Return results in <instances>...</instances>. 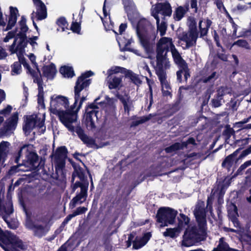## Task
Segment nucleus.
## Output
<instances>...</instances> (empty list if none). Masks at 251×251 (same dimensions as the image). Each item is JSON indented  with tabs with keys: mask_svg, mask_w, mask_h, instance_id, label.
Returning <instances> with one entry per match:
<instances>
[{
	"mask_svg": "<svg viewBox=\"0 0 251 251\" xmlns=\"http://www.w3.org/2000/svg\"><path fill=\"white\" fill-rule=\"evenodd\" d=\"M11 110L12 106L10 105H8L5 108L0 111V114L7 115L11 112Z\"/></svg>",
	"mask_w": 251,
	"mask_h": 251,
	"instance_id": "56",
	"label": "nucleus"
},
{
	"mask_svg": "<svg viewBox=\"0 0 251 251\" xmlns=\"http://www.w3.org/2000/svg\"><path fill=\"white\" fill-rule=\"evenodd\" d=\"M7 56V53L5 50L0 47V60L4 59Z\"/></svg>",
	"mask_w": 251,
	"mask_h": 251,
	"instance_id": "61",
	"label": "nucleus"
},
{
	"mask_svg": "<svg viewBox=\"0 0 251 251\" xmlns=\"http://www.w3.org/2000/svg\"><path fill=\"white\" fill-rule=\"evenodd\" d=\"M131 79L136 84L141 83L140 79L135 74H132L131 75Z\"/></svg>",
	"mask_w": 251,
	"mask_h": 251,
	"instance_id": "59",
	"label": "nucleus"
},
{
	"mask_svg": "<svg viewBox=\"0 0 251 251\" xmlns=\"http://www.w3.org/2000/svg\"><path fill=\"white\" fill-rule=\"evenodd\" d=\"M212 251H236L228 247L227 243L223 241V238L220 239L219 243L217 248H214Z\"/></svg>",
	"mask_w": 251,
	"mask_h": 251,
	"instance_id": "35",
	"label": "nucleus"
},
{
	"mask_svg": "<svg viewBox=\"0 0 251 251\" xmlns=\"http://www.w3.org/2000/svg\"><path fill=\"white\" fill-rule=\"evenodd\" d=\"M123 76H109L107 77L108 88L110 89H119L122 86Z\"/></svg>",
	"mask_w": 251,
	"mask_h": 251,
	"instance_id": "22",
	"label": "nucleus"
},
{
	"mask_svg": "<svg viewBox=\"0 0 251 251\" xmlns=\"http://www.w3.org/2000/svg\"><path fill=\"white\" fill-rule=\"evenodd\" d=\"M21 64L20 62H15L11 66V74L17 75L21 73L22 71Z\"/></svg>",
	"mask_w": 251,
	"mask_h": 251,
	"instance_id": "41",
	"label": "nucleus"
},
{
	"mask_svg": "<svg viewBox=\"0 0 251 251\" xmlns=\"http://www.w3.org/2000/svg\"><path fill=\"white\" fill-rule=\"evenodd\" d=\"M94 75L93 72L92 71H88L84 74H82L79 76L76 82V84L75 87V101L74 102L73 107H75V105L77 102L79 98L80 97V92L84 89L88 87L91 83V79H87V77L93 75ZM86 100V97L82 96L79 102V104L76 109L74 108V110L77 114V112L81 107L82 103Z\"/></svg>",
	"mask_w": 251,
	"mask_h": 251,
	"instance_id": "3",
	"label": "nucleus"
},
{
	"mask_svg": "<svg viewBox=\"0 0 251 251\" xmlns=\"http://www.w3.org/2000/svg\"><path fill=\"white\" fill-rule=\"evenodd\" d=\"M223 102V98L218 97V96L216 99H213L212 100V104L215 107H219Z\"/></svg>",
	"mask_w": 251,
	"mask_h": 251,
	"instance_id": "51",
	"label": "nucleus"
},
{
	"mask_svg": "<svg viewBox=\"0 0 251 251\" xmlns=\"http://www.w3.org/2000/svg\"><path fill=\"white\" fill-rule=\"evenodd\" d=\"M108 0H105L104 2V5L103 7V12L104 15V18H101L103 22V24L104 26L105 29L106 30H112L113 27V23L111 21L110 17L107 18V16L108 14L106 11L105 5L107 3H108Z\"/></svg>",
	"mask_w": 251,
	"mask_h": 251,
	"instance_id": "29",
	"label": "nucleus"
},
{
	"mask_svg": "<svg viewBox=\"0 0 251 251\" xmlns=\"http://www.w3.org/2000/svg\"><path fill=\"white\" fill-rule=\"evenodd\" d=\"M73 168L74 171L72 176L71 188L72 191L74 192L78 186L83 185L84 183L87 182L89 185V182L85 174V169L78 165H74Z\"/></svg>",
	"mask_w": 251,
	"mask_h": 251,
	"instance_id": "6",
	"label": "nucleus"
},
{
	"mask_svg": "<svg viewBox=\"0 0 251 251\" xmlns=\"http://www.w3.org/2000/svg\"><path fill=\"white\" fill-rule=\"evenodd\" d=\"M153 27L145 19H142L138 22L136 27V33L140 45L147 53L152 52L154 41L151 39V33Z\"/></svg>",
	"mask_w": 251,
	"mask_h": 251,
	"instance_id": "2",
	"label": "nucleus"
},
{
	"mask_svg": "<svg viewBox=\"0 0 251 251\" xmlns=\"http://www.w3.org/2000/svg\"><path fill=\"white\" fill-rule=\"evenodd\" d=\"M171 52L175 63L177 64L180 68H182L183 70H186L187 68V63L182 58L180 53L175 47H173Z\"/></svg>",
	"mask_w": 251,
	"mask_h": 251,
	"instance_id": "21",
	"label": "nucleus"
},
{
	"mask_svg": "<svg viewBox=\"0 0 251 251\" xmlns=\"http://www.w3.org/2000/svg\"><path fill=\"white\" fill-rule=\"evenodd\" d=\"M251 153V145L249 147L248 149L243 151L242 152V154H241V156L242 157L245 156Z\"/></svg>",
	"mask_w": 251,
	"mask_h": 251,
	"instance_id": "63",
	"label": "nucleus"
},
{
	"mask_svg": "<svg viewBox=\"0 0 251 251\" xmlns=\"http://www.w3.org/2000/svg\"><path fill=\"white\" fill-rule=\"evenodd\" d=\"M181 230L182 225H181V224L178 225L176 227L167 228L166 231L163 232V236L174 238L178 236Z\"/></svg>",
	"mask_w": 251,
	"mask_h": 251,
	"instance_id": "28",
	"label": "nucleus"
},
{
	"mask_svg": "<svg viewBox=\"0 0 251 251\" xmlns=\"http://www.w3.org/2000/svg\"><path fill=\"white\" fill-rule=\"evenodd\" d=\"M156 20L157 30L159 31L161 36H163L166 33L167 28V22L165 18L163 17L160 23L159 18H155Z\"/></svg>",
	"mask_w": 251,
	"mask_h": 251,
	"instance_id": "34",
	"label": "nucleus"
},
{
	"mask_svg": "<svg viewBox=\"0 0 251 251\" xmlns=\"http://www.w3.org/2000/svg\"><path fill=\"white\" fill-rule=\"evenodd\" d=\"M251 165V160L245 162L244 164L241 165L239 168L238 170V172L242 171L245 169L248 166Z\"/></svg>",
	"mask_w": 251,
	"mask_h": 251,
	"instance_id": "58",
	"label": "nucleus"
},
{
	"mask_svg": "<svg viewBox=\"0 0 251 251\" xmlns=\"http://www.w3.org/2000/svg\"><path fill=\"white\" fill-rule=\"evenodd\" d=\"M173 47H175L173 44L172 39L169 37H162L160 39L156 45V53L166 54L169 50L173 49Z\"/></svg>",
	"mask_w": 251,
	"mask_h": 251,
	"instance_id": "13",
	"label": "nucleus"
},
{
	"mask_svg": "<svg viewBox=\"0 0 251 251\" xmlns=\"http://www.w3.org/2000/svg\"><path fill=\"white\" fill-rule=\"evenodd\" d=\"M212 22L207 19L206 21L200 20L199 23V27L200 32V36L203 37L206 35L208 29L211 26Z\"/></svg>",
	"mask_w": 251,
	"mask_h": 251,
	"instance_id": "27",
	"label": "nucleus"
},
{
	"mask_svg": "<svg viewBox=\"0 0 251 251\" xmlns=\"http://www.w3.org/2000/svg\"><path fill=\"white\" fill-rule=\"evenodd\" d=\"M177 212L169 207H161L156 214L157 221L161 227L167 226L174 223Z\"/></svg>",
	"mask_w": 251,
	"mask_h": 251,
	"instance_id": "5",
	"label": "nucleus"
},
{
	"mask_svg": "<svg viewBox=\"0 0 251 251\" xmlns=\"http://www.w3.org/2000/svg\"><path fill=\"white\" fill-rule=\"evenodd\" d=\"M43 74L48 78L52 79L56 72L55 66L53 64L46 66L43 68Z\"/></svg>",
	"mask_w": 251,
	"mask_h": 251,
	"instance_id": "33",
	"label": "nucleus"
},
{
	"mask_svg": "<svg viewBox=\"0 0 251 251\" xmlns=\"http://www.w3.org/2000/svg\"><path fill=\"white\" fill-rule=\"evenodd\" d=\"M95 119L96 118L92 116H86V125L88 127L92 129L95 127Z\"/></svg>",
	"mask_w": 251,
	"mask_h": 251,
	"instance_id": "49",
	"label": "nucleus"
},
{
	"mask_svg": "<svg viewBox=\"0 0 251 251\" xmlns=\"http://www.w3.org/2000/svg\"><path fill=\"white\" fill-rule=\"evenodd\" d=\"M123 69H124L123 68L118 66L112 67L107 71L108 75L112 76V75L121 72Z\"/></svg>",
	"mask_w": 251,
	"mask_h": 251,
	"instance_id": "50",
	"label": "nucleus"
},
{
	"mask_svg": "<svg viewBox=\"0 0 251 251\" xmlns=\"http://www.w3.org/2000/svg\"><path fill=\"white\" fill-rule=\"evenodd\" d=\"M15 36V32L14 31H10L9 32L6 36L4 38L3 41L4 42H7L9 40L12 38H13Z\"/></svg>",
	"mask_w": 251,
	"mask_h": 251,
	"instance_id": "57",
	"label": "nucleus"
},
{
	"mask_svg": "<svg viewBox=\"0 0 251 251\" xmlns=\"http://www.w3.org/2000/svg\"><path fill=\"white\" fill-rule=\"evenodd\" d=\"M88 186L89 185L86 182L83 185L78 186V188H80V191L76 193V196L73 198L70 204L72 208H74L76 204H81L86 201Z\"/></svg>",
	"mask_w": 251,
	"mask_h": 251,
	"instance_id": "14",
	"label": "nucleus"
},
{
	"mask_svg": "<svg viewBox=\"0 0 251 251\" xmlns=\"http://www.w3.org/2000/svg\"><path fill=\"white\" fill-rule=\"evenodd\" d=\"M18 120L17 113H14L11 117L6 120L4 127L0 129L2 135L5 136H10L15 129Z\"/></svg>",
	"mask_w": 251,
	"mask_h": 251,
	"instance_id": "12",
	"label": "nucleus"
},
{
	"mask_svg": "<svg viewBox=\"0 0 251 251\" xmlns=\"http://www.w3.org/2000/svg\"><path fill=\"white\" fill-rule=\"evenodd\" d=\"M60 72L66 77H72L74 75V72L72 68L68 66L61 67Z\"/></svg>",
	"mask_w": 251,
	"mask_h": 251,
	"instance_id": "36",
	"label": "nucleus"
},
{
	"mask_svg": "<svg viewBox=\"0 0 251 251\" xmlns=\"http://www.w3.org/2000/svg\"><path fill=\"white\" fill-rule=\"evenodd\" d=\"M182 143H176L172 146L165 149V151L167 153H171L178 150L183 149Z\"/></svg>",
	"mask_w": 251,
	"mask_h": 251,
	"instance_id": "42",
	"label": "nucleus"
},
{
	"mask_svg": "<svg viewBox=\"0 0 251 251\" xmlns=\"http://www.w3.org/2000/svg\"><path fill=\"white\" fill-rule=\"evenodd\" d=\"M201 229L198 230L195 227H192L191 228L187 229L183 236V240L181 245L184 247H190L192 246L196 241L200 239V235L203 234L204 231V226L200 225Z\"/></svg>",
	"mask_w": 251,
	"mask_h": 251,
	"instance_id": "7",
	"label": "nucleus"
},
{
	"mask_svg": "<svg viewBox=\"0 0 251 251\" xmlns=\"http://www.w3.org/2000/svg\"><path fill=\"white\" fill-rule=\"evenodd\" d=\"M188 24L189 26V29H197L196 28V22L194 18L189 17L188 19Z\"/></svg>",
	"mask_w": 251,
	"mask_h": 251,
	"instance_id": "52",
	"label": "nucleus"
},
{
	"mask_svg": "<svg viewBox=\"0 0 251 251\" xmlns=\"http://www.w3.org/2000/svg\"><path fill=\"white\" fill-rule=\"evenodd\" d=\"M87 210V208L85 207H79L74 211L73 213L74 216H76L77 215L84 213Z\"/></svg>",
	"mask_w": 251,
	"mask_h": 251,
	"instance_id": "53",
	"label": "nucleus"
},
{
	"mask_svg": "<svg viewBox=\"0 0 251 251\" xmlns=\"http://www.w3.org/2000/svg\"><path fill=\"white\" fill-rule=\"evenodd\" d=\"M25 226L28 229L32 230L35 236L40 238L45 235L48 231L46 226L38 224L33 223L29 220L26 221Z\"/></svg>",
	"mask_w": 251,
	"mask_h": 251,
	"instance_id": "16",
	"label": "nucleus"
},
{
	"mask_svg": "<svg viewBox=\"0 0 251 251\" xmlns=\"http://www.w3.org/2000/svg\"><path fill=\"white\" fill-rule=\"evenodd\" d=\"M151 10V16L154 18H159V14L164 18L166 16L170 17L172 13V7L169 2L158 3L152 5Z\"/></svg>",
	"mask_w": 251,
	"mask_h": 251,
	"instance_id": "10",
	"label": "nucleus"
},
{
	"mask_svg": "<svg viewBox=\"0 0 251 251\" xmlns=\"http://www.w3.org/2000/svg\"><path fill=\"white\" fill-rule=\"evenodd\" d=\"M10 143L6 141H2L0 143V152L2 156L5 157L6 153L8 151Z\"/></svg>",
	"mask_w": 251,
	"mask_h": 251,
	"instance_id": "44",
	"label": "nucleus"
},
{
	"mask_svg": "<svg viewBox=\"0 0 251 251\" xmlns=\"http://www.w3.org/2000/svg\"><path fill=\"white\" fill-rule=\"evenodd\" d=\"M19 27L20 28V32L17 34V36L16 37L20 39V38L25 36V33L27 32L28 29L27 26L26 25V19L24 16H22L21 18V20L19 22Z\"/></svg>",
	"mask_w": 251,
	"mask_h": 251,
	"instance_id": "32",
	"label": "nucleus"
},
{
	"mask_svg": "<svg viewBox=\"0 0 251 251\" xmlns=\"http://www.w3.org/2000/svg\"><path fill=\"white\" fill-rule=\"evenodd\" d=\"M155 115L152 114H150L146 116H143L138 118L137 120L133 122L132 126H137L140 124H143L150 119H151L153 117H154Z\"/></svg>",
	"mask_w": 251,
	"mask_h": 251,
	"instance_id": "39",
	"label": "nucleus"
},
{
	"mask_svg": "<svg viewBox=\"0 0 251 251\" xmlns=\"http://www.w3.org/2000/svg\"><path fill=\"white\" fill-rule=\"evenodd\" d=\"M68 99L60 95H54L50 97V111L51 113L58 116L62 124L71 132H76L82 141L88 146L94 145V140L84 133L82 128L78 126L77 115L74 110L73 106L68 109Z\"/></svg>",
	"mask_w": 251,
	"mask_h": 251,
	"instance_id": "1",
	"label": "nucleus"
},
{
	"mask_svg": "<svg viewBox=\"0 0 251 251\" xmlns=\"http://www.w3.org/2000/svg\"><path fill=\"white\" fill-rule=\"evenodd\" d=\"M151 237V234L147 233L142 237H137L133 242V248L139 249L145 246Z\"/></svg>",
	"mask_w": 251,
	"mask_h": 251,
	"instance_id": "26",
	"label": "nucleus"
},
{
	"mask_svg": "<svg viewBox=\"0 0 251 251\" xmlns=\"http://www.w3.org/2000/svg\"><path fill=\"white\" fill-rule=\"evenodd\" d=\"M190 5L191 8L194 9L195 12H197L198 11L197 0H190Z\"/></svg>",
	"mask_w": 251,
	"mask_h": 251,
	"instance_id": "60",
	"label": "nucleus"
},
{
	"mask_svg": "<svg viewBox=\"0 0 251 251\" xmlns=\"http://www.w3.org/2000/svg\"><path fill=\"white\" fill-rule=\"evenodd\" d=\"M198 37V32L197 29H191L188 31L183 32L180 35L179 39L180 41L184 42L185 47L184 49H187L194 46L196 44L197 40Z\"/></svg>",
	"mask_w": 251,
	"mask_h": 251,
	"instance_id": "9",
	"label": "nucleus"
},
{
	"mask_svg": "<svg viewBox=\"0 0 251 251\" xmlns=\"http://www.w3.org/2000/svg\"><path fill=\"white\" fill-rule=\"evenodd\" d=\"M9 10L10 15L7 29H10L15 25L17 22V17L19 16L18 10L16 7L10 6Z\"/></svg>",
	"mask_w": 251,
	"mask_h": 251,
	"instance_id": "24",
	"label": "nucleus"
},
{
	"mask_svg": "<svg viewBox=\"0 0 251 251\" xmlns=\"http://www.w3.org/2000/svg\"><path fill=\"white\" fill-rule=\"evenodd\" d=\"M234 46H237L240 48H242L245 49H250V46L245 40L240 39L234 42L232 45V47Z\"/></svg>",
	"mask_w": 251,
	"mask_h": 251,
	"instance_id": "43",
	"label": "nucleus"
},
{
	"mask_svg": "<svg viewBox=\"0 0 251 251\" xmlns=\"http://www.w3.org/2000/svg\"><path fill=\"white\" fill-rule=\"evenodd\" d=\"M57 25L61 28V31H65V28L67 29L68 24L64 18H60L56 21Z\"/></svg>",
	"mask_w": 251,
	"mask_h": 251,
	"instance_id": "45",
	"label": "nucleus"
},
{
	"mask_svg": "<svg viewBox=\"0 0 251 251\" xmlns=\"http://www.w3.org/2000/svg\"><path fill=\"white\" fill-rule=\"evenodd\" d=\"M182 143L183 148H186L188 144L196 145L195 140L193 138H189L186 142H183Z\"/></svg>",
	"mask_w": 251,
	"mask_h": 251,
	"instance_id": "54",
	"label": "nucleus"
},
{
	"mask_svg": "<svg viewBox=\"0 0 251 251\" xmlns=\"http://www.w3.org/2000/svg\"><path fill=\"white\" fill-rule=\"evenodd\" d=\"M183 73V70L182 68H180V70L176 72V76H177V79L179 81H181V77H182V74Z\"/></svg>",
	"mask_w": 251,
	"mask_h": 251,
	"instance_id": "64",
	"label": "nucleus"
},
{
	"mask_svg": "<svg viewBox=\"0 0 251 251\" xmlns=\"http://www.w3.org/2000/svg\"><path fill=\"white\" fill-rule=\"evenodd\" d=\"M180 218L179 219V223L178 225H182V229L184 228L185 226H187L189 224L190 219L183 214H180L179 215Z\"/></svg>",
	"mask_w": 251,
	"mask_h": 251,
	"instance_id": "46",
	"label": "nucleus"
},
{
	"mask_svg": "<svg viewBox=\"0 0 251 251\" xmlns=\"http://www.w3.org/2000/svg\"><path fill=\"white\" fill-rule=\"evenodd\" d=\"M67 150L65 147L58 148L53 155L55 167L62 169L65 165Z\"/></svg>",
	"mask_w": 251,
	"mask_h": 251,
	"instance_id": "15",
	"label": "nucleus"
},
{
	"mask_svg": "<svg viewBox=\"0 0 251 251\" xmlns=\"http://www.w3.org/2000/svg\"><path fill=\"white\" fill-rule=\"evenodd\" d=\"M117 40L120 46L123 45L125 46L126 48V50L128 48L127 47L133 42L132 38L126 39L125 37L122 35L117 38Z\"/></svg>",
	"mask_w": 251,
	"mask_h": 251,
	"instance_id": "38",
	"label": "nucleus"
},
{
	"mask_svg": "<svg viewBox=\"0 0 251 251\" xmlns=\"http://www.w3.org/2000/svg\"><path fill=\"white\" fill-rule=\"evenodd\" d=\"M156 65L155 67L156 73L157 75L166 74L165 70L170 67V62L167 58V55L156 53Z\"/></svg>",
	"mask_w": 251,
	"mask_h": 251,
	"instance_id": "11",
	"label": "nucleus"
},
{
	"mask_svg": "<svg viewBox=\"0 0 251 251\" xmlns=\"http://www.w3.org/2000/svg\"><path fill=\"white\" fill-rule=\"evenodd\" d=\"M231 209H232V210H228V215L231 220H232L234 218H236V217L238 216V212L237 208L235 205H233L231 206Z\"/></svg>",
	"mask_w": 251,
	"mask_h": 251,
	"instance_id": "48",
	"label": "nucleus"
},
{
	"mask_svg": "<svg viewBox=\"0 0 251 251\" xmlns=\"http://www.w3.org/2000/svg\"><path fill=\"white\" fill-rule=\"evenodd\" d=\"M117 96L123 103L125 112H127L128 114L130 110L133 107L132 100L126 94L124 95L118 94Z\"/></svg>",
	"mask_w": 251,
	"mask_h": 251,
	"instance_id": "23",
	"label": "nucleus"
},
{
	"mask_svg": "<svg viewBox=\"0 0 251 251\" xmlns=\"http://www.w3.org/2000/svg\"><path fill=\"white\" fill-rule=\"evenodd\" d=\"M37 36H34L32 38H29L26 39L25 37L20 38L18 40V38H15L13 43L10 47L9 50L11 53H16L19 58L21 57L23 55L24 49L28 43H29L33 48L35 49L37 46V43L36 41L37 40Z\"/></svg>",
	"mask_w": 251,
	"mask_h": 251,
	"instance_id": "4",
	"label": "nucleus"
},
{
	"mask_svg": "<svg viewBox=\"0 0 251 251\" xmlns=\"http://www.w3.org/2000/svg\"><path fill=\"white\" fill-rule=\"evenodd\" d=\"M29 147V145H25L21 148L15 159L16 163H18L20 158L23 156V152L24 151H26L25 159H26L27 161H29L30 163L34 164V163L37 161L38 156L36 153L33 152L27 151Z\"/></svg>",
	"mask_w": 251,
	"mask_h": 251,
	"instance_id": "18",
	"label": "nucleus"
},
{
	"mask_svg": "<svg viewBox=\"0 0 251 251\" xmlns=\"http://www.w3.org/2000/svg\"><path fill=\"white\" fill-rule=\"evenodd\" d=\"M71 29L75 33H78L80 31V25L77 22L73 23L71 26Z\"/></svg>",
	"mask_w": 251,
	"mask_h": 251,
	"instance_id": "55",
	"label": "nucleus"
},
{
	"mask_svg": "<svg viewBox=\"0 0 251 251\" xmlns=\"http://www.w3.org/2000/svg\"><path fill=\"white\" fill-rule=\"evenodd\" d=\"M162 86V89H171V87L166 79V74L157 75Z\"/></svg>",
	"mask_w": 251,
	"mask_h": 251,
	"instance_id": "37",
	"label": "nucleus"
},
{
	"mask_svg": "<svg viewBox=\"0 0 251 251\" xmlns=\"http://www.w3.org/2000/svg\"><path fill=\"white\" fill-rule=\"evenodd\" d=\"M219 75L216 71L207 73L201 78V82L204 83L211 84L213 83L218 77Z\"/></svg>",
	"mask_w": 251,
	"mask_h": 251,
	"instance_id": "31",
	"label": "nucleus"
},
{
	"mask_svg": "<svg viewBox=\"0 0 251 251\" xmlns=\"http://www.w3.org/2000/svg\"><path fill=\"white\" fill-rule=\"evenodd\" d=\"M44 115H31L27 118L26 121L23 129L25 132L29 131L36 126L42 128V130H45L44 127Z\"/></svg>",
	"mask_w": 251,
	"mask_h": 251,
	"instance_id": "8",
	"label": "nucleus"
},
{
	"mask_svg": "<svg viewBox=\"0 0 251 251\" xmlns=\"http://www.w3.org/2000/svg\"><path fill=\"white\" fill-rule=\"evenodd\" d=\"M100 99V97L96 99L94 102L89 104L86 108V116H92L96 118V120H98V117L100 115V107L99 105L101 106L103 104L102 102H98V100Z\"/></svg>",
	"mask_w": 251,
	"mask_h": 251,
	"instance_id": "19",
	"label": "nucleus"
},
{
	"mask_svg": "<svg viewBox=\"0 0 251 251\" xmlns=\"http://www.w3.org/2000/svg\"><path fill=\"white\" fill-rule=\"evenodd\" d=\"M232 90L230 87L227 86H221L217 90V96L223 98L227 94H231Z\"/></svg>",
	"mask_w": 251,
	"mask_h": 251,
	"instance_id": "40",
	"label": "nucleus"
},
{
	"mask_svg": "<svg viewBox=\"0 0 251 251\" xmlns=\"http://www.w3.org/2000/svg\"><path fill=\"white\" fill-rule=\"evenodd\" d=\"M204 207V202L203 201H199L194 211L197 221L199 225H201L202 226L205 225L206 222V213Z\"/></svg>",
	"mask_w": 251,
	"mask_h": 251,
	"instance_id": "17",
	"label": "nucleus"
},
{
	"mask_svg": "<svg viewBox=\"0 0 251 251\" xmlns=\"http://www.w3.org/2000/svg\"><path fill=\"white\" fill-rule=\"evenodd\" d=\"M188 5L180 6L177 7L174 14V18L176 21H180L188 10Z\"/></svg>",
	"mask_w": 251,
	"mask_h": 251,
	"instance_id": "30",
	"label": "nucleus"
},
{
	"mask_svg": "<svg viewBox=\"0 0 251 251\" xmlns=\"http://www.w3.org/2000/svg\"><path fill=\"white\" fill-rule=\"evenodd\" d=\"M236 8V10H237L238 11L240 12H242L246 10L248 8V7L247 5L245 4H239L237 5Z\"/></svg>",
	"mask_w": 251,
	"mask_h": 251,
	"instance_id": "62",
	"label": "nucleus"
},
{
	"mask_svg": "<svg viewBox=\"0 0 251 251\" xmlns=\"http://www.w3.org/2000/svg\"><path fill=\"white\" fill-rule=\"evenodd\" d=\"M36 7V15L38 20H42L47 16L45 5L40 0H33Z\"/></svg>",
	"mask_w": 251,
	"mask_h": 251,
	"instance_id": "20",
	"label": "nucleus"
},
{
	"mask_svg": "<svg viewBox=\"0 0 251 251\" xmlns=\"http://www.w3.org/2000/svg\"><path fill=\"white\" fill-rule=\"evenodd\" d=\"M33 81L34 82L37 83L38 86V103L43 107H45L43 81L41 78L39 77H35Z\"/></svg>",
	"mask_w": 251,
	"mask_h": 251,
	"instance_id": "25",
	"label": "nucleus"
},
{
	"mask_svg": "<svg viewBox=\"0 0 251 251\" xmlns=\"http://www.w3.org/2000/svg\"><path fill=\"white\" fill-rule=\"evenodd\" d=\"M125 10L128 14L129 11L134 8V5L132 0H123Z\"/></svg>",
	"mask_w": 251,
	"mask_h": 251,
	"instance_id": "47",
	"label": "nucleus"
}]
</instances>
